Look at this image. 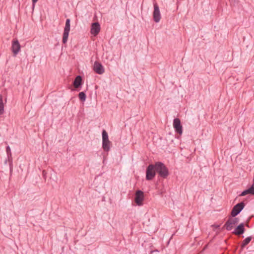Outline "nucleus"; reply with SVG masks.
I'll return each instance as SVG.
<instances>
[{
    "mask_svg": "<svg viewBox=\"0 0 254 254\" xmlns=\"http://www.w3.org/2000/svg\"><path fill=\"white\" fill-rule=\"evenodd\" d=\"M82 84V78L81 76H77L73 82V85L75 88H79Z\"/></svg>",
    "mask_w": 254,
    "mask_h": 254,
    "instance_id": "4468645a",
    "label": "nucleus"
},
{
    "mask_svg": "<svg viewBox=\"0 0 254 254\" xmlns=\"http://www.w3.org/2000/svg\"><path fill=\"white\" fill-rule=\"evenodd\" d=\"M108 134L105 130L102 131V141H108Z\"/></svg>",
    "mask_w": 254,
    "mask_h": 254,
    "instance_id": "6ab92c4d",
    "label": "nucleus"
},
{
    "mask_svg": "<svg viewBox=\"0 0 254 254\" xmlns=\"http://www.w3.org/2000/svg\"><path fill=\"white\" fill-rule=\"evenodd\" d=\"M94 70L99 74H102L104 73L105 69L102 64L98 62H95L93 65Z\"/></svg>",
    "mask_w": 254,
    "mask_h": 254,
    "instance_id": "9d476101",
    "label": "nucleus"
},
{
    "mask_svg": "<svg viewBox=\"0 0 254 254\" xmlns=\"http://www.w3.org/2000/svg\"><path fill=\"white\" fill-rule=\"evenodd\" d=\"M100 31V25L98 22L92 24L90 32L94 36L97 35Z\"/></svg>",
    "mask_w": 254,
    "mask_h": 254,
    "instance_id": "9b49d317",
    "label": "nucleus"
},
{
    "mask_svg": "<svg viewBox=\"0 0 254 254\" xmlns=\"http://www.w3.org/2000/svg\"><path fill=\"white\" fill-rule=\"evenodd\" d=\"M70 19H66L65 22V25L64 28V31L63 36L62 42L64 44H65L68 39L69 32L70 31Z\"/></svg>",
    "mask_w": 254,
    "mask_h": 254,
    "instance_id": "20e7f679",
    "label": "nucleus"
},
{
    "mask_svg": "<svg viewBox=\"0 0 254 254\" xmlns=\"http://www.w3.org/2000/svg\"><path fill=\"white\" fill-rule=\"evenodd\" d=\"M216 227L219 228V225L216 226Z\"/></svg>",
    "mask_w": 254,
    "mask_h": 254,
    "instance_id": "5701e85b",
    "label": "nucleus"
},
{
    "mask_svg": "<svg viewBox=\"0 0 254 254\" xmlns=\"http://www.w3.org/2000/svg\"><path fill=\"white\" fill-rule=\"evenodd\" d=\"M244 207L245 203L244 202H241L235 205L231 211V215L232 217H235L236 216L238 215L243 209Z\"/></svg>",
    "mask_w": 254,
    "mask_h": 254,
    "instance_id": "39448f33",
    "label": "nucleus"
},
{
    "mask_svg": "<svg viewBox=\"0 0 254 254\" xmlns=\"http://www.w3.org/2000/svg\"><path fill=\"white\" fill-rule=\"evenodd\" d=\"M144 199L143 192L140 190H137L135 194L134 201L138 205H142V201Z\"/></svg>",
    "mask_w": 254,
    "mask_h": 254,
    "instance_id": "423d86ee",
    "label": "nucleus"
},
{
    "mask_svg": "<svg viewBox=\"0 0 254 254\" xmlns=\"http://www.w3.org/2000/svg\"><path fill=\"white\" fill-rule=\"evenodd\" d=\"M4 113V104L3 103L2 96L0 94V115Z\"/></svg>",
    "mask_w": 254,
    "mask_h": 254,
    "instance_id": "f3484780",
    "label": "nucleus"
},
{
    "mask_svg": "<svg viewBox=\"0 0 254 254\" xmlns=\"http://www.w3.org/2000/svg\"><path fill=\"white\" fill-rule=\"evenodd\" d=\"M239 222V219L238 218L229 217L224 225L223 228H225L227 231H231Z\"/></svg>",
    "mask_w": 254,
    "mask_h": 254,
    "instance_id": "f03ea898",
    "label": "nucleus"
},
{
    "mask_svg": "<svg viewBox=\"0 0 254 254\" xmlns=\"http://www.w3.org/2000/svg\"><path fill=\"white\" fill-rule=\"evenodd\" d=\"M38 0H32L33 7H34V6H35V3H36V2L38 1Z\"/></svg>",
    "mask_w": 254,
    "mask_h": 254,
    "instance_id": "4be33fe9",
    "label": "nucleus"
},
{
    "mask_svg": "<svg viewBox=\"0 0 254 254\" xmlns=\"http://www.w3.org/2000/svg\"><path fill=\"white\" fill-rule=\"evenodd\" d=\"M79 99L81 101L84 102L86 100V96L85 93L84 92H81L79 93L78 95Z\"/></svg>",
    "mask_w": 254,
    "mask_h": 254,
    "instance_id": "aec40b11",
    "label": "nucleus"
},
{
    "mask_svg": "<svg viewBox=\"0 0 254 254\" xmlns=\"http://www.w3.org/2000/svg\"><path fill=\"white\" fill-rule=\"evenodd\" d=\"M245 230L244 223H241L235 228L233 233L236 235L239 236L243 234L245 232Z\"/></svg>",
    "mask_w": 254,
    "mask_h": 254,
    "instance_id": "f8f14e48",
    "label": "nucleus"
},
{
    "mask_svg": "<svg viewBox=\"0 0 254 254\" xmlns=\"http://www.w3.org/2000/svg\"><path fill=\"white\" fill-rule=\"evenodd\" d=\"M42 175H43V178L44 179L45 181H46V178H47V172L45 170H43L42 171Z\"/></svg>",
    "mask_w": 254,
    "mask_h": 254,
    "instance_id": "412c9836",
    "label": "nucleus"
},
{
    "mask_svg": "<svg viewBox=\"0 0 254 254\" xmlns=\"http://www.w3.org/2000/svg\"><path fill=\"white\" fill-rule=\"evenodd\" d=\"M254 184L248 189H247L243 191L242 192V193L240 194V196H245L247 194H251L252 195H254Z\"/></svg>",
    "mask_w": 254,
    "mask_h": 254,
    "instance_id": "ddd939ff",
    "label": "nucleus"
},
{
    "mask_svg": "<svg viewBox=\"0 0 254 254\" xmlns=\"http://www.w3.org/2000/svg\"><path fill=\"white\" fill-rule=\"evenodd\" d=\"M252 240V237H248L246 238L242 242V244L241 245V247L242 248H244L245 246H246Z\"/></svg>",
    "mask_w": 254,
    "mask_h": 254,
    "instance_id": "a211bd4d",
    "label": "nucleus"
},
{
    "mask_svg": "<svg viewBox=\"0 0 254 254\" xmlns=\"http://www.w3.org/2000/svg\"><path fill=\"white\" fill-rule=\"evenodd\" d=\"M154 165L156 173H157L161 178L166 179L168 176V169L163 163L157 162Z\"/></svg>",
    "mask_w": 254,
    "mask_h": 254,
    "instance_id": "f257e3e1",
    "label": "nucleus"
},
{
    "mask_svg": "<svg viewBox=\"0 0 254 254\" xmlns=\"http://www.w3.org/2000/svg\"><path fill=\"white\" fill-rule=\"evenodd\" d=\"M21 46L17 39H14L12 42L11 50L14 56H16L20 51Z\"/></svg>",
    "mask_w": 254,
    "mask_h": 254,
    "instance_id": "1a4fd4ad",
    "label": "nucleus"
},
{
    "mask_svg": "<svg viewBox=\"0 0 254 254\" xmlns=\"http://www.w3.org/2000/svg\"><path fill=\"white\" fill-rule=\"evenodd\" d=\"M6 152L7 155L8 161L9 162V165L11 166L12 165V158H11V153L10 151V148L9 146H7L6 148Z\"/></svg>",
    "mask_w": 254,
    "mask_h": 254,
    "instance_id": "dca6fc26",
    "label": "nucleus"
},
{
    "mask_svg": "<svg viewBox=\"0 0 254 254\" xmlns=\"http://www.w3.org/2000/svg\"><path fill=\"white\" fill-rule=\"evenodd\" d=\"M153 19L155 22H158L161 19V14L159 6L157 3H154V11L153 12Z\"/></svg>",
    "mask_w": 254,
    "mask_h": 254,
    "instance_id": "0eeeda50",
    "label": "nucleus"
},
{
    "mask_svg": "<svg viewBox=\"0 0 254 254\" xmlns=\"http://www.w3.org/2000/svg\"><path fill=\"white\" fill-rule=\"evenodd\" d=\"M110 143L109 140L105 142L102 141V148L105 151L108 152L110 150Z\"/></svg>",
    "mask_w": 254,
    "mask_h": 254,
    "instance_id": "2eb2a0df",
    "label": "nucleus"
},
{
    "mask_svg": "<svg viewBox=\"0 0 254 254\" xmlns=\"http://www.w3.org/2000/svg\"><path fill=\"white\" fill-rule=\"evenodd\" d=\"M173 126L176 132L182 134L183 132V127L181 124L180 120L179 118H175L173 121Z\"/></svg>",
    "mask_w": 254,
    "mask_h": 254,
    "instance_id": "6e6552de",
    "label": "nucleus"
},
{
    "mask_svg": "<svg viewBox=\"0 0 254 254\" xmlns=\"http://www.w3.org/2000/svg\"><path fill=\"white\" fill-rule=\"evenodd\" d=\"M156 171L155 170L154 164L149 165L146 170V180H152L155 176Z\"/></svg>",
    "mask_w": 254,
    "mask_h": 254,
    "instance_id": "7ed1b4c3",
    "label": "nucleus"
}]
</instances>
